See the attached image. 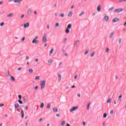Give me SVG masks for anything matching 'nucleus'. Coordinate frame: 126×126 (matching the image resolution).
<instances>
[{"mask_svg": "<svg viewBox=\"0 0 126 126\" xmlns=\"http://www.w3.org/2000/svg\"><path fill=\"white\" fill-rule=\"evenodd\" d=\"M122 11H124V9L122 8L116 9L114 10V13H121Z\"/></svg>", "mask_w": 126, "mask_h": 126, "instance_id": "1", "label": "nucleus"}, {"mask_svg": "<svg viewBox=\"0 0 126 126\" xmlns=\"http://www.w3.org/2000/svg\"><path fill=\"white\" fill-rule=\"evenodd\" d=\"M46 85V81H41L40 82L41 89H44Z\"/></svg>", "mask_w": 126, "mask_h": 126, "instance_id": "2", "label": "nucleus"}, {"mask_svg": "<svg viewBox=\"0 0 126 126\" xmlns=\"http://www.w3.org/2000/svg\"><path fill=\"white\" fill-rule=\"evenodd\" d=\"M71 28V24H68L67 26V28L65 30L66 34H68L69 33V30Z\"/></svg>", "mask_w": 126, "mask_h": 126, "instance_id": "3", "label": "nucleus"}, {"mask_svg": "<svg viewBox=\"0 0 126 126\" xmlns=\"http://www.w3.org/2000/svg\"><path fill=\"white\" fill-rule=\"evenodd\" d=\"M77 109H78V106H74L70 109V112H73V111H75V110H77Z\"/></svg>", "mask_w": 126, "mask_h": 126, "instance_id": "4", "label": "nucleus"}, {"mask_svg": "<svg viewBox=\"0 0 126 126\" xmlns=\"http://www.w3.org/2000/svg\"><path fill=\"white\" fill-rule=\"evenodd\" d=\"M32 13V9H31V8H30L27 11L28 15H31Z\"/></svg>", "mask_w": 126, "mask_h": 126, "instance_id": "5", "label": "nucleus"}, {"mask_svg": "<svg viewBox=\"0 0 126 126\" xmlns=\"http://www.w3.org/2000/svg\"><path fill=\"white\" fill-rule=\"evenodd\" d=\"M119 20H120V19H119V18H115L114 19H113L112 22L113 23H115L116 22H118V21H119Z\"/></svg>", "mask_w": 126, "mask_h": 126, "instance_id": "6", "label": "nucleus"}, {"mask_svg": "<svg viewBox=\"0 0 126 126\" xmlns=\"http://www.w3.org/2000/svg\"><path fill=\"white\" fill-rule=\"evenodd\" d=\"M108 20H109V16H105L104 17V19H103V21H108Z\"/></svg>", "mask_w": 126, "mask_h": 126, "instance_id": "7", "label": "nucleus"}, {"mask_svg": "<svg viewBox=\"0 0 126 126\" xmlns=\"http://www.w3.org/2000/svg\"><path fill=\"white\" fill-rule=\"evenodd\" d=\"M46 41H47V36H44L42 38V42H43V43H45Z\"/></svg>", "mask_w": 126, "mask_h": 126, "instance_id": "8", "label": "nucleus"}, {"mask_svg": "<svg viewBox=\"0 0 126 126\" xmlns=\"http://www.w3.org/2000/svg\"><path fill=\"white\" fill-rule=\"evenodd\" d=\"M32 44H34H34H38V43H39V40H36V39H34L32 40Z\"/></svg>", "mask_w": 126, "mask_h": 126, "instance_id": "9", "label": "nucleus"}, {"mask_svg": "<svg viewBox=\"0 0 126 126\" xmlns=\"http://www.w3.org/2000/svg\"><path fill=\"white\" fill-rule=\"evenodd\" d=\"M97 10L98 12H100L101 11V5H98L97 7Z\"/></svg>", "mask_w": 126, "mask_h": 126, "instance_id": "10", "label": "nucleus"}, {"mask_svg": "<svg viewBox=\"0 0 126 126\" xmlns=\"http://www.w3.org/2000/svg\"><path fill=\"white\" fill-rule=\"evenodd\" d=\"M24 28H27V27H29V23H27L26 24H24Z\"/></svg>", "mask_w": 126, "mask_h": 126, "instance_id": "11", "label": "nucleus"}, {"mask_svg": "<svg viewBox=\"0 0 126 126\" xmlns=\"http://www.w3.org/2000/svg\"><path fill=\"white\" fill-rule=\"evenodd\" d=\"M12 16H13V13H10L8 15H7V17H12Z\"/></svg>", "mask_w": 126, "mask_h": 126, "instance_id": "12", "label": "nucleus"}, {"mask_svg": "<svg viewBox=\"0 0 126 126\" xmlns=\"http://www.w3.org/2000/svg\"><path fill=\"white\" fill-rule=\"evenodd\" d=\"M14 2H17L18 4H20V2H21V0H15L14 1Z\"/></svg>", "mask_w": 126, "mask_h": 126, "instance_id": "13", "label": "nucleus"}, {"mask_svg": "<svg viewBox=\"0 0 126 126\" xmlns=\"http://www.w3.org/2000/svg\"><path fill=\"white\" fill-rule=\"evenodd\" d=\"M115 34V32H112L109 35V38H112L113 36H114V34Z\"/></svg>", "mask_w": 126, "mask_h": 126, "instance_id": "14", "label": "nucleus"}, {"mask_svg": "<svg viewBox=\"0 0 126 126\" xmlns=\"http://www.w3.org/2000/svg\"><path fill=\"white\" fill-rule=\"evenodd\" d=\"M21 114L22 115V118L23 119V118H24V111H23V110H21Z\"/></svg>", "mask_w": 126, "mask_h": 126, "instance_id": "15", "label": "nucleus"}, {"mask_svg": "<svg viewBox=\"0 0 126 126\" xmlns=\"http://www.w3.org/2000/svg\"><path fill=\"white\" fill-rule=\"evenodd\" d=\"M53 112H54L55 113H57V112H58V108H54L53 109Z\"/></svg>", "mask_w": 126, "mask_h": 126, "instance_id": "16", "label": "nucleus"}, {"mask_svg": "<svg viewBox=\"0 0 126 126\" xmlns=\"http://www.w3.org/2000/svg\"><path fill=\"white\" fill-rule=\"evenodd\" d=\"M10 80H12V81H15V78H14V77L10 76Z\"/></svg>", "mask_w": 126, "mask_h": 126, "instance_id": "17", "label": "nucleus"}, {"mask_svg": "<svg viewBox=\"0 0 126 126\" xmlns=\"http://www.w3.org/2000/svg\"><path fill=\"white\" fill-rule=\"evenodd\" d=\"M53 52H54V48H52L50 51V56L52 55V54H53Z\"/></svg>", "mask_w": 126, "mask_h": 126, "instance_id": "18", "label": "nucleus"}, {"mask_svg": "<svg viewBox=\"0 0 126 126\" xmlns=\"http://www.w3.org/2000/svg\"><path fill=\"white\" fill-rule=\"evenodd\" d=\"M58 77H59L58 81H61V79H62V75L58 74Z\"/></svg>", "mask_w": 126, "mask_h": 126, "instance_id": "19", "label": "nucleus"}, {"mask_svg": "<svg viewBox=\"0 0 126 126\" xmlns=\"http://www.w3.org/2000/svg\"><path fill=\"white\" fill-rule=\"evenodd\" d=\"M14 106L15 108H19V104H18V103H15Z\"/></svg>", "mask_w": 126, "mask_h": 126, "instance_id": "20", "label": "nucleus"}, {"mask_svg": "<svg viewBox=\"0 0 126 126\" xmlns=\"http://www.w3.org/2000/svg\"><path fill=\"white\" fill-rule=\"evenodd\" d=\"M72 16V12H70L68 14V16L69 17H70V16Z\"/></svg>", "mask_w": 126, "mask_h": 126, "instance_id": "21", "label": "nucleus"}, {"mask_svg": "<svg viewBox=\"0 0 126 126\" xmlns=\"http://www.w3.org/2000/svg\"><path fill=\"white\" fill-rule=\"evenodd\" d=\"M61 125H62V126H64L65 125V121H63L62 122Z\"/></svg>", "mask_w": 126, "mask_h": 126, "instance_id": "22", "label": "nucleus"}, {"mask_svg": "<svg viewBox=\"0 0 126 126\" xmlns=\"http://www.w3.org/2000/svg\"><path fill=\"white\" fill-rule=\"evenodd\" d=\"M51 108V104L49 103L47 104V109H50Z\"/></svg>", "mask_w": 126, "mask_h": 126, "instance_id": "23", "label": "nucleus"}, {"mask_svg": "<svg viewBox=\"0 0 126 126\" xmlns=\"http://www.w3.org/2000/svg\"><path fill=\"white\" fill-rule=\"evenodd\" d=\"M40 79V76H38L35 78V80H39Z\"/></svg>", "mask_w": 126, "mask_h": 126, "instance_id": "24", "label": "nucleus"}, {"mask_svg": "<svg viewBox=\"0 0 126 126\" xmlns=\"http://www.w3.org/2000/svg\"><path fill=\"white\" fill-rule=\"evenodd\" d=\"M53 62H54V61L53 60H49L48 61V63H53Z\"/></svg>", "mask_w": 126, "mask_h": 126, "instance_id": "25", "label": "nucleus"}, {"mask_svg": "<svg viewBox=\"0 0 126 126\" xmlns=\"http://www.w3.org/2000/svg\"><path fill=\"white\" fill-rule=\"evenodd\" d=\"M107 104H109V103H111V98H109L107 100Z\"/></svg>", "mask_w": 126, "mask_h": 126, "instance_id": "26", "label": "nucleus"}, {"mask_svg": "<svg viewBox=\"0 0 126 126\" xmlns=\"http://www.w3.org/2000/svg\"><path fill=\"white\" fill-rule=\"evenodd\" d=\"M40 108L41 109H43V108H44V103H42L41 105H40Z\"/></svg>", "mask_w": 126, "mask_h": 126, "instance_id": "27", "label": "nucleus"}, {"mask_svg": "<svg viewBox=\"0 0 126 126\" xmlns=\"http://www.w3.org/2000/svg\"><path fill=\"white\" fill-rule=\"evenodd\" d=\"M91 104V102H90L87 106V110H89V108H90V104Z\"/></svg>", "mask_w": 126, "mask_h": 126, "instance_id": "28", "label": "nucleus"}, {"mask_svg": "<svg viewBox=\"0 0 126 126\" xmlns=\"http://www.w3.org/2000/svg\"><path fill=\"white\" fill-rule=\"evenodd\" d=\"M32 72H33V69H29V72H30V73H32Z\"/></svg>", "mask_w": 126, "mask_h": 126, "instance_id": "29", "label": "nucleus"}, {"mask_svg": "<svg viewBox=\"0 0 126 126\" xmlns=\"http://www.w3.org/2000/svg\"><path fill=\"white\" fill-rule=\"evenodd\" d=\"M84 12H82L79 15V16H82V15H83V14H84Z\"/></svg>", "mask_w": 126, "mask_h": 126, "instance_id": "30", "label": "nucleus"}, {"mask_svg": "<svg viewBox=\"0 0 126 126\" xmlns=\"http://www.w3.org/2000/svg\"><path fill=\"white\" fill-rule=\"evenodd\" d=\"M59 26H60V24H59V23H57L55 24V27H59Z\"/></svg>", "mask_w": 126, "mask_h": 126, "instance_id": "31", "label": "nucleus"}, {"mask_svg": "<svg viewBox=\"0 0 126 126\" xmlns=\"http://www.w3.org/2000/svg\"><path fill=\"white\" fill-rule=\"evenodd\" d=\"M103 118H104V119H106V118H107V114H106V113H104V114H103Z\"/></svg>", "mask_w": 126, "mask_h": 126, "instance_id": "32", "label": "nucleus"}, {"mask_svg": "<svg viewBox=\"0 0 126 126\" xmlns=\"http://www.w3.org/2000/svg\"><path fill=\"white\" fill-rule=\"evenodd\" d=\"M79 42H80L79 40H77L76 41L74 44V45H76V44H77V43H79Z\"/></svg>", "mask_w": 126, "mask_h": 126, "instance_id": "33", "label": "nucleus"}, {"mask_svg": "<svg viewBox=\"0 0 126 126\" xmlns=\"http://www.w3.org/2000/svg\"><path fill=\"white\" fill-rule=\"evenodd\" d=\"M123 98V95L121 94L119 96V99L118 100H121V98Z\"/></svg>", "mask_w": 126, "mask_h": 126, "instance_id": "34", "label": "nucleus"}, {"mask_svg": "<svg viewBox=\"0 0 126 126\" xmlns=\"http://www.w3.org/2000/svg\"><path fill=\"white\" fill-rule=\"evenodd\" d=\"M94 55H95V52H93L92 53V54L91 55V57H94Z\"/></svg>", "mask_w": 126, "mask_h": 126, "instance_id": "35", "label": "nucleus"}, {"mask_svg": "<svg viewBox=\"0 0 126 126\" xmlns=\"http://www.w3.org/2000/svg\"><path fill=\"white\" fill-rule=\"evenodd\" d=\"M60 16H61V17H64V14L62 13V14L60 15Z\"/></svg>", "mask_w": 126, "mask_h": 126, "instance_id": "36", "label": "nucleus"}, {"mask_svg": "<svg viewBox=\"0 0 126 126\" xmlns=\"http://www.w3.org/2000/svg\"><path fill=\"white\" fill-rule=\"evenodd\" d=\"M89 53V50H88L87 51L85 52V55H87Z\"/></svg>", "mask_w": 126, "mask_h": 126, "instance_id": "37", "label": "nucleus"}, {"mask_svg": "<svg viewBox=\"0 0 126 126\" xmlns=\"http://www.w3.org/2000/svg\"><path fill=\"white\" fill-rule=\"evenodd\" d=\"M18 102L19 103V104H23V102H22V101L19 100Z\"/></svg>", "mask_w": 126, "mask_h": 126, "instance_id": "38", "label": "nucleus"}, {"mask_svg": "<svg viewBox=\"0 0 126 126\" xmlns=\"http://www.w3.org/2000/svg\"><path fill=\"white\" fill-rule=\"evenodd\" d=\"M111 115H113L114 114V110H112L110 111Z\"/></svg>", "mask_w": 126, "mask_h": 126, "instance_id": "39", "label": "nucleus"}, {"mask_svg": "<svg viewBox=\"0 0 126 126\" xmlns=\"http://www.w3.org/2000/svg\"><path fill=\"white\" fill-rule=\"evenodd\" d=\"M121 43H122V38H120V39L119 40V44H121Z\"/></svg>", "mask_w": 126, "mask_h": 126, "instance_id": "40", "label": "nucleus"}, {"mask_svg": "<svg viewBox=\"0 0 126 126\" xmlns=\"http://www.w3.org/2000/svg\"><path fill=\"white\" fill-rule=\"evenodd\" d=\"M42 121H43V119H42V118H40L39 120H38V122L39 123H41V122Z\"/></svg>", "mask_w": 126, "mask_h": 126, "instance_id": "41", "label": "nucleus"}, {"mask_svg": "<svg viewBox=\"0 0 126 126\" xmlns=\"http://www.w3.org/2000/svg\"><path fill=\"white\" fill-rule=\"evenodd\" d=\"M18 97L20 100H21L22 97H21V95L19 94L18 95Z\"/></svg>", "mask_w": 126, "mask_h": 126, "instance_id": "42", "label": "nucleus"}, {"mask_svg": "<svg viewBox=\"0 0 126 126\" xmlns=\"http://www.w3.org/2000/svg\"><path fill=\"white\" fill-rule=\"evenodd\" d=\"M4 24V23H3V22H2V23H1L0 24V26H3V25Z\"/></svg>", "mask_w": 126, "mask_h": 126, "instance_id": "43", "label": "nucleus"}, {"mask_svg": "<svg viewBox=\"0 0 126 126\" xmlns=\"http://www.w3.org/2000/svg\"><path fill=\"white\" fill-rule=\"evenodd\" d=\"M109 51H110V50L109 49V48H107L106 49V53H109Z\"/></svg>", "mask_w": 126, "mask_h": 126, "instance_id": "44", "label": "nucleus"}, {"mask_svg": "<svg viewBox=\"0 0 126 126\" xmlns=\"http://www.w3.org/2000/svg\"><path fill=\"white\" fill-rule=\"evenodd\" d=\"M3 106H4L3 103L0 104V107H3Z\"/></svg>", "mask_w": 126, "mask_h": 126, "instance_id": "45", "label": "nucleus"}, {"mask_svg": "<svg viewBox=\"0 0 126 126\" xmlns=\"http://www.w3.org/2000/svg\"><path fill=\"white\" fill-rule=\"evenodd\" d=\"M113 9H114V8L111 7V8H109V9H108V10L110 11H111V10H113Z\"/></svg>", "mask_w": 126, "mask_h": 126, "instance_id": "46", "label": "nucleus"}, {"mask_svg": "<svg viewBox=\"0 0 126 126\" xmlns=\"http://www.w3.org/2000/svg\"><path fill=\"white\" fill-rule=\"evenodd\" d=\"M115 78H116V79H119V76L116 75L115 76Z\"/></svg>", "mask_w": 126, "mask_h": 126, "instance_id": "47", "label": "nucleus"}, {"mask_svg": "<svg viewBox=\"0 0 126 126\" xmlns=\"http://www.w3.org/2000/svg\"><path fill=\"white\" fill-rule=\"evenodd\" d=\"M26 59L27 60V61H28V60H29V57L28 56L26 57Z\"/></svg>", "mask_w": 126, "mask_h": 126, "instance_id": "48", "label": "nucleus"}, {"mask_svg": "<svg viewBox=\"0 0 126 126\" xmlns=\"http://www.w3.org/2000/svg\"><path fill=\"white\" fill-rule=\"evenodd\" d=\"M24 18V14H23V15H21V18Z\"/></svg>", "mask_w": 126, "mask_h": 126, "instance_id": "49", "label": "nucleus"}, {"mask_svg": "<svg viewBox=\"0 0 126 126\" xmlns=\"http://www.w3.org/2000/svg\"><path fill=\"white\" fill-rule=\"evenodd\" d=\"M39 61V60H38V59H35V62H36V63L37 62H38Z\"/></svg>", "mask_w": 126, "mask_h": 126, "instance_id": "50", "label": "nucleus"}, {"mask_svg": "<svg viewBox=\"0 0 126 126\" xmlns=\"http://www.w3.org/2000/svg\"><path fill=\"white\" fill-rule=\"evenodd\" d=\"M47 29H50V25H48L47 26Z\"/></svg>", "mask_w": 126, "mask_h": 126, "instance_id": "51", "label": "nucleus"}, {"mask_svg": "<svg viewBox=\"0 0 126 126\" xmlns=\"http://www.w3.org/2000/svg\"><path fill=\"white\" fill-rule=\"evenodd\" d=\"M24 40H25V37H23L22 38V41H24Z\"/></svg>", "mask_w": 126, "mask_h": 126, "instance_id": "52", "label": "nucleus"}, {"mask_svg": "<svg viewBox=\"0 0 126 126\" xmlns=\"http://www.w3.org/2000/svg\"><path fill=\"white\" fill-rule=\"evenodd\" d=\"M77 75H75V76H74V79H77Z\"/></svg>", "mask_w": 126, "mask_h": 126, "instance_id": "53", "label": "nucleus"}, {"mask_svg": "<svg viewBox=\"0 0 126 126\" xmlns=\"http://www.w3.org/2000/svg\"><path fill=\"white\" fill-rule=\"evenodd\" d=\"M22 69L21 67L18 68V70H21Z\"/></svg>", "mask_w": 126, "mask_h": 126, "instance_id": "54", "label": "nucleus"}, {"mask_svg": "<svg viewBox=\"0 0 126 126\" xmlns=\"http://www.w3.org/2000/svg\"><path fill=\"white\" fill-rule=\"evenodd\" d=\"M34 89H38V86H35V87H34Z\"/></svg>", "mask_w": 126, "mask_h": 126, "instance_id": "55", "label": "nucleus"}, {"mask_svg": "<svg viewBox=\"0 0 126 126\" xmlns=\"http://www.w3.org/2000/svg\"><path fill=\"white\" fill-rule=\"evenodd\" d=\"M34 14H35V15H36V14H37V12L36 11H35L34 12Z\"/></svg>", "mask_w": 126, "mask_h": 126, "instance_id": "56", "label": "nucleus"}, {"mask_svg": "<svg viewBox=\"0 0 126 126\" xmlns=\"http://www.w3.org/2000/svg\"><path fill=\"white\" fill-rule=\"evenodd\" d=\"M83 126H85L86 125V123H85V122H84L83 123Z\"/></svg>", "mask_w": 126, "mask_h": 126, "instance_id": "57", "label": "nucleus"}, {"mask_svg": "<svg viewBox=\"0 0 126 126\" xmlns=\"http://www.w3.org/2000/svg\"><path fill=\"white\" fill-rule=\"evenodd\" d=\"M3 3V1H0V5L2 4Z\"/></svg>", "mask_w": 126, "mask_h": 126, "instance_id": "58", "label": "nucleus"}, {"mask_svg": "<svg viewBox=\"0 0 126 126\" xmlns=\"http://www.w3.org/2000/svg\"><path fill=\"white\" fill-rule=\"evenodd\" d=\"M62 64H63V63H59V65H62Z\"/></svg>", "mask_w": 126, "mask_h": 126, "instance_id": "59", "label": "nucleus"}, {"mask_svg": "<svg viewBox=\"0 0 126 126\" xmlns=\"http://www.w3.org/2000/svg\"><path fill=\"white\" fill-rule=\"evenodd\" d=\"M120 2H124V0H120Z\"/></svg>", "mask_w": 126, "mask_h": 126, "instance_id": "60", "label": "nucleus"}, {"mask_svg": "<svg viewBox=\"0 0 126 126\" xmlns=\"http://www.w3.org/2000/svg\"><path fill=\"white\" fill-rule=\"evenodd\" d=\"M60 116V114H57V115H56V117H59Z\"/></svg>", "mask_w": 126, "mask_h": 126, "instance_id": "61", "label": "nucleus"}, {"mask_svg": "<svg viewBox=\"0 0 126 126\" xmlns=\"http://www.w3.org/2000/svg\"><path fill=\"white\" fill-rule=\"evenodd\" d=\"M77 96H78V97H80V94H77Z\"/></svg>", "mask_w": 126, "mask_h": 126, "instance_id": "62", "label": "nucleus"}, {"mask_svg": "<svg viewBox=\"0 0 126 126\" xmlns=\"http://www.w3.org/2000/svg\"><path fill=\"white\" fill-rule=\"evenodd\" d=\"M72 88H75V86H72Z\"/></svg>", "mask_w": 126, "mask_h": 126, "instance_id": "63", "label": "nucleus"}, {"mask_svg": "<svg viewBox=\"0 0 126 126\" xmlns=\"http://www.w3.org/2000/svg\"><path fill=\"white\" fill-rule=\"evenodd\" d=\"M66 126H70V125H69L68 124H66Z\"/></svg>", "mask_w": 126, "mask_h": 126, "instance_id": "64", "label": "nucleus"}]
</instances>
